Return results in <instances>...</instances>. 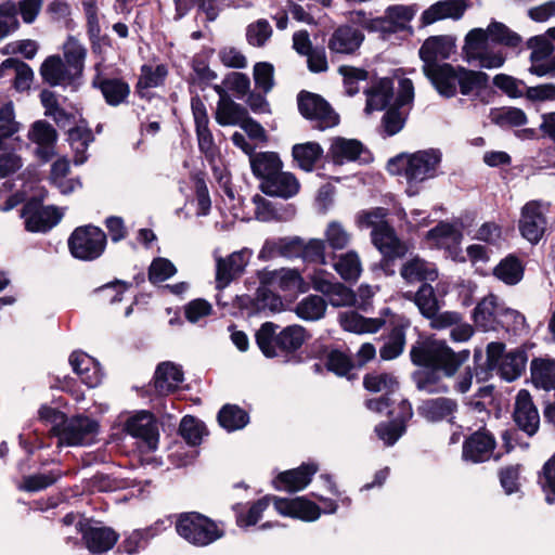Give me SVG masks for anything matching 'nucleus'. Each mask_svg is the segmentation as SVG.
I'll return each mask as SVG.
<instances>
[{
	"instance_id": "2eb2a0df",
	"label": "nucleus",
	"mask_w": 555,
	"mask_h": 555,
	"mask_svg": "<svg viewBox=\"0 0 555 555\" xmlns=\"http://www.w3.org/2000/svg\"><path fill=\"white\" fill-rule=\"evenodd\" d=\"M372 243L382 254L393 259H403L408 254L410 246L402 241L396 233V230L387 221H382L371 233Z\"/></svg>"
},
{
	"instance_id": "dca6fc26",
	"label": "nucleus",
	"mask_w": 555,
	"mask_h": 555,
	"mask_svg": "<svg viewBox=\"0 0 555 555\" xmlns=\"http://www.w3.org/2000/svg\"><path fill=\"white\" fill-rule=\"evenodd\" d=\"M102 63L95 64L96 74L92 78L91 86L101 91L105 103L116 107L128 102L130 85L122 77H104L101 73Z\"/></svg>"
},
{
	"instance_id": "f704fd0d",
	"label": "nucleus",
	"mask_w": 555,
	"mask_h": 555,
	"mask_svg": "<svg viewBox=\"0 0 555 555\" xmlns=\"http://www.w3.org/2000/svg\"><path fill=\"white\" fill-rule=\"evenodd\" d=\"M250 168L253 175L266 182L267 179L274 176L282 169L283 163L275 152H259L254 153L250 157Z\"/></svg>"
},
{
	"instance_id": "1a4fd4ad",
	"label": "nucleus",
	"mask_w": 555,
	"mask_h": 555,
	"mask_svg": "<svg viewBox=\"0 0 555 555\" xmlns=\"http://www.w3.org/2000/svg\"><path fill=\"white\" fill-rule=\"evenodd\" d=\"M25 229L33 233H47L62 219L63 214L55 206H42L39 199H29L22 209Z\"/></svg>"
},
{
	"instance_id": "c85d7f7f",
	"label": "nucleus",
	"mask_w": 555,
	"mask_h": 555,
	"mask_svg": "<svg viewBox=\"0 0 555 555\" xmlns=\"http://www.w3.org/2000/svg\"><path fill=\"white\" fill-rule=\"evenodd\" d=\"M69 364L73 371L88 387H96L102 379V373L93 358L83 351H73L69 356Z\"/></svg>"
},
{
	"instance_id": "412c9836",
	"label": "nucleus",
	"mask_w": 555,
	"mask_h": 555,
	"mask_svg": "<svg viewBox=\"0 0 555 555\" xmlns=\"http://www.w3.org/2000/svg\"><path fill=\"white\" fill-rule=\"evenodd\" d=\"M423 73L441 96L451 99L456 95L457 66L443 62L423 66Z\"/></svg>"
},
{
	"instance_id": "052dcab7",
	"label": "nucleus",
	"mask_w": 555,
	"mask_h": 555,
	"mask_svg": "<svg viewBox=\"0 0 555 555\" xmlns=\"http://www.w3.org/2000/svg\"><path fill=\"white\" fill-rule=\"evenodd\" d=\"M538 482L545 494L547 504L555 503V453L548 459L539 474Z\"/></svg>"
},
{
	"instance_id": "338daca9",
	"label": "nucleus",
	"mask_w": 555,
	"mask_h": 555,
	"mask_svg": "<svg viewBox=\"0 0 555 555\" xmlns=\"http://www.w3.org/2000/svg\"><path fill=\"white\" fill-rule=\"evenodd\" d=\"M271 36L272 27L264 18H260L247 26L246 39L250 46L263 47Z\"/></svg>"
},
{
	"instance_id": "a19ab883",
	"label": "nucleus",
	"mask_w": 555,
	"mask_h": 555,
	"mask_svg": "<svg viewBox=\"0 0 555 555\" xmlns=\"http://www.w3.org/2000/svg\"><path fill=\"white\" fill-rule=\"evenodd\" d=\"M217 421L220 427L232 433L244 428L249 423V415L240 405L227 403L219 410Z\"/></svg>"
},
{
	"instance_id": "79ce46f5",
	"label": "nucleus",
	"mask_w": 555,
	"mask_h": 555,
	"mask_svg": "<svg viewBox=\"0 0 555 555\" xmlns=\"http://www.w3.org/2000/svg\"><path fill=\"white\" fill-rule=\"evenodd\" d=\"M532 383L545 390L555 389V360L534 358L530 363Z\"/></svg>"
},
{
	"instance_id": "58836bf2",
	"label": "nucleus",
	"mask_w": 555,
	"mask_h": 555,
	"mask_svg": "<svg viewBox=\"0 0 555 555\" xmlns=\"http://www.w3.org/2000/svg\"><path fill=\"white\" fill-rule=\"evenodd\" d=\"M273 495H264L257 501H254L248 509L245 512V506L242 503H237L233 506L235 513L236 525L240 528H247L255 526L262 516V513L268 508L270 501Z\"/></svg>"
},
{
	"instance_id": "423d86ee",
	"label": "nucleus",
	"mask_w": 555,
	"mask_h": 555,
	"mask_svg": "<svg viewBox=\"0 0 555 555\" xmlns=\"http://www.w3.org/2000/svg\"><path fill=\"white\" fill-rule=\"evenodd\" d=\"M297 105L300 115L310 121H315L314 129L324 131L337 126L339 115L332 105L320 94L301 90L297 95Z\"/></svg>"
},
{
	"instance_id": "20e7f679",
	"label": "nucleus",
	"mask_w": 555,
	"mask_h": 555,
	"mask_svg": "<svg viewBox=\"0 0 555 555\" xmlns=\"http://www.w3.org/2000/svg\"><path fill=\"white\" fill-rule=\"evenodd\" d=\"M67 247L74 259L92 262L104 255L107 247V234L92 223L78 225L69 234Z\"/></svg>"
},
{
	"instance_id": "ea45409f",
	"label": "nucleus",
	"mask_w": 555,
	"mask_h": 555,
	"mask_svg": "<svg viewBox=\"0 0 555 555\" xmlns=\"http://www.w3.org/2000/svg\"><path fill=\"white\" fill-rule=\"evenodd\" d=\"M525 268L514 254L507 255L493 269V275L506 285H516L524 278Z\"/></svg>"
},
{
	"instance_id": "8fccbe9b",
	"label": "nucleus",
	"mask_w": 555,
	"mask_h": 555,
	"mask_svg": "<svg viewBox=\"0 0 555 555\" xmlns=\"http://www.w3.org/2000/svg\"><path fill=\"white\" fill-rule=\"evenodd\" d=\"M491 121L501 127H520L528 122L526 113L518 107L503 106L492 108L490 112Z\"/></svg>"
},
{
	"instance_id": "49530a36",
	"label": "nucleus",
	"mask_w": 555,
	"mask_h": 555,
	"mask_svg": "<svg viewBox=\"0 0 555 555\" xmlns=\"http://www.w3.org/2000/svg\"><path fill=\"white\" fill-rule=\"evenodd\" d=\"M423 371H415L412 374V379L415 383L416 389L426 391L428 393H446L449 387L444 384H439L441 376V369L424 367Z\"/></svg>"
},
{
	"instance_id": "5701e85b",
	"label": "nucleus",
	"mask_w": 555,
	"mask_h": 555,
	"mask_svg": "<svg viewBox=\"0 0 555 555\" xmlns=\"http://www.w3.org/2000/svg\"><path fill=\"white\" fill-rule=\"evenodd\" d=\"M456 38L451 35H438L428 37L418 50L423 66L440 64L439 59L448 60L454 53Z\"/></svg>"
},
{
	"instance_id": "f257e3e1",
	"label": "nucleus",
	"mask_w": 555,
	"mask_h": 555,
	"mask_svg": "<svg viewBox=\"0 0 555 555\" xmlns=\"http://www.w3.org/2000/svg\"><path fill=\"white\" fill-rule=\"evenodd\" d=\"M279 327L278 324L270 321L262 323L255 334L258 348L268 359H273L281 354L287 361L301 362L297 351L310 337L307 330L301 325L293 324L276 333Z\"/></svg>"
},
{
	"instance_id": "37998d69",
	"label": "nucleus",
	"mask_w": 555,
	"mask_h": 555,
	"mask_svg": "<svg viewBox=\"0 0 555 555\" xmlns=\"http://www.w3.org/2000/svg\"><path fill=\"white\" fill-rule=\"evenodd\" d=\"M292 155L300 169L310 172L315 164L323 157L322 146L314 141L295 144L292 149Z\"/></svg>"
},
{
	"instance_id": "9d476101",
	"label": "nucleus",
	"mask_w": 555,
	"mask_h": 555,
	"mask_svg": "<svg viewBox=\"0 0 555 555\" xmlns=\"http://www.w3.org/2000/svg\"><path fill=\"white\" fill-rule=\"evenodd\" d=\"M100 424L98 421L87 415H75L66 417L61 430L56 431V437L61 444L80 446L90 440L99 433Z\"/></svg>"
},
{
	"instance_id": "f8f14e48",
	"label": "nucleus",
	"mask_w": 555,
	"mask_h": 555,
	"mask_svg": "<svg viewBox=\"0 0 555 555\" xmlns=\"http://www.w3.org/2000/svg\"><path fill=\"white\" fill-rule=\"evenodd\" d=\"M496 448L494 435L486 427L465 437L462 446V459L474 464L489 461Z\"/></svg>"
},
{
	"instance_id": "f03ea898",
	"label": "nucleus",
	"mask_w": 555,
	"mask_h": 555,
	"mask_svg": "<svg viewBox=\"0 0 555 555\" xmlns=\"http://www.w3.org/2000/svg\"><path fill=\"white\" fill-rule=\"evenodd\" d=\"M469 350L455 352L446 340L433 336L418 339L410 350L411 362L420 367L441 369L447 377L453 376L469 358Z\"/></svg>"
},
{
	"instance_id": "cd10ccee",
	"label": "nucleus",
	"mask_w": 555,
	"mask_h": 555,
	"mask_svg": "<svg viewBox=\"0 0 555 555\" xmlns=\"http://www.w3.org/2000/svg\"><path fill=\"white\" fill-rule=\"evenodd\" d=\"M363 41L364 35L360 30L348 25L339 26L328 40V49L336 53L352 54Z\"/></svg>"
},
{
	"instance_id": "a878e982",
	"label": "nucleus",
	"mask_w": 555,
	"mask_h": 555,
	"mask_svg": "<svg viewBox=\"0 0 555 555\" xmlns=\"http://www.w3.org/2000/svg\"><path fill=\"white\" fill-rule=\"evenodd\" d=\"M260 191L268 196H276L282 198H291L300 190V183L296 176L292 172H284L282 169L274 176L260 182Z\"/></svg>"
},
{
	"instance_id": "72a5a7b5",
	"label": "nucleus",
	"mask_w": 555,
	"mask_h": 555,
	"mask_svg": "<svg viewBox=\"0 0 555 555\" xmlns=\"http://www.w3.org/2000/svg\"><path fill=\"white\" fill-rule=\"evenodd\" d=\"M40 75L43 82L50 87L62 85L63 81L75 80L74 75L66 67L59 54L49 55L40 66Z\"/></svg>"
},
{
	"instance_id": "680f3d73",
	"label": "nucleus",
	"mask_w": 555,
	"mask_h": 555,
	"mask_svg": "<svg viewBox=\"0 0 555 555\" xmlns=\"http://www.w3.org/2000/svg\"><path fill=\"white\" fill-rule=\"evenodd\" d=\"M335 270L345 281H356L361 273V262L358 254L350 250L343 255L337 263Z\"/></svg>"
},
{
	"instance_id": "a211bd4d",
	"label": "nucleus",
	"mask_w": 555,
	"mask_h": 555,
	"mask_svg": "<svg viewBox=\"0 0 555 555\" xmlns=\"http://www.w3.org/2000/svg\"><path fill=\"white\" fill-rule=\"evenodd\" d=\"M124 431L133 438L141 439L149 449L155 450L159 440L158 424L150 411H140L124 424Z\"/></svg>"
},
{
	"instance_id": "e433bc0d",
	"label": "nucleus",
	"mask_w": 555,
	"mask_h": 555,
	"mask_svg": "<svg viewBox=\"0 0 555 555\" xmlns=\"http://www.w3.org/2000/svg\"><path fill=\"white\" fill-rule=\"evenodd\" d=\"M489 75L481 70H474L457 65L459 91L462 95H470L474 91H482L489 86Z\"/></svg>"
},
{
	"instance_id": "de8ad7c7",
	"label": "nucleus",
	"mask_w": 555,
	"mask_h": 555,
	"mask_svg": "<svg viewBox=\"0 0 555 555\" xmlns=\"http://www.w3.org/2000/svg\"><path fill=\"white\" fill-rule=\"evenodd\" d=\"M66 65L74 69V78H79L85 68L87 49L74 36H68L63 47Z\"/></svg>"
},
{
	"instance_id": "6ab92c4d",
	"label": "nucleus",
	"mask_w": 555,
	"mask_h": 555,
	"mask_svg": "<svg viewBox=\"0 0 555 555\" xmlns=\"http://www.w3.org/2000/svg\"><path fill=\"white\" fill-rule=\"evenodd\" d=\"M390 330L386 335L385 344L379 348V357L384 361H391L399 358L406 344V330L411 321L403 314H392L389 320Z\"/></svg>"
},
{
	"instance_id": "c9c22d12",
	"label": "nucleus",
	"mask_w": 555,
	"mask_h": 555,
	"mask_svg": "<svg viewBox=\"0 0 555 555\" xmlns=\"http://www.w3.org/2000/svg\"><path fill=\"white\" fill-rule=\"evenodd\" d=\"M363 150L364 145L357 139L336 137L331 144L328 155L335 165H343L344 160H358Z\"/></svg>"
},
{
	"instance_id": "4c0bfd02",
	"label": "nucleus",
	"mask_w": 555,
	"mask_h": 555,
	"mask_svg": "<svg viewBox=\"0 0 555 555\" xmlns=\"http://www.w3.org/2000/svg\"><path fill=\"white\" fill-rule=\"evenodd\" d=\"M324 366L337 377H345L348 380H354L357 378V374L351 372L356 369L352 357L338 348H331L326 356Z\"/></svg>"
},
{
	"instance_id": "393cba45",
	"label": "nucleus",
	"mask_w": 555,
	"mask_h": 555,
	"mask_svg": "<svg viewBox=\"0 0 555 555\" xmlns=\"http://www.w3.org/2000/svg\"><path fill=\"white\" fill-rule=\"evenodd\" d=\"M400 275L408 284L415 282L430 284V282H435L438 279L439 273L434 262L414 255L402 264Z\"/></svg>"
},
{
	"instance_id": "603ef678",
	"label": "nucleus",
	"mask_w": 555,
	"mask_h": 555,
	"mask_svg": "<svg viewBox=\"0 0 555 555\" xmlns=\"http://www.w3.org/2000/svg\"><path fill=\"white\" fill-rule=\"evenodd\" d=\"M178 431L183 440L191 447L199 446L203 436L208 434L204 422L193 415L182 417Z\"/></svg>"
},
{
	"instance_id": "bb28decb",
	"label": "nucleus",
	"mask_w": 555,
	"mask_h": 555,
	"mask_svg": "<svg viewBox=\"0 0 555 555\" xmlns=\"http://www.w3.org/2000/svg\"><path fill=\"white\" fill-rule=\"evenodd\" d=\"M140 72L141 74L134 86L135 93L140 99L151 100L152 95L147 90L165 85L168 76V67L166 64H158L155 67L143 64Z\"/></svg>"
},
{
	"instance_id": "6e6552de",
	"label": "nucleus",
	"mask_w": 555,
	"mask_h": 555,
	"mask_svg": "<svg viewBox=\"0 0 555 555\" xmlns=\"http://www.w3.org/2000/svg\"><path fill=\"white\" fill-rule=\"evenodd\" d=\"M390 418L375 427V433L387 446H393L406 431V423L413 416L412 404L408 399H400L396 408L387 411Z\"/></svg>"
},
{
	"instance_id": "9b49d317",
	"label": "nucleus",
	"mask_w": 555,
	"mask_h": 555,
	"mask_svg": "<svg viewBox=\"0 0 555 555\" xmlns=\"http://www.w3.org/2000/svg\"><path fill=\"white\" fill-rule=\"evenodd\" d=\"M77 531L81 534L82 542L92 554H102L112 550L119 540V533L112 527L92 526L88 519L76 524Z\"/></svg>"
},
{
	"instance_id": "0e129e2a",
	"label": "nucleus",
	"mask_w": 555,
	"mask_h": 555,
	"mask_svg": "<svg viewBox=\"0 0 555 555\" xmlns=\"http://www.w3.org/2000/svg\"><path fill=\"white\" fill-rule=\"evenodd\" d=\"M177 273V268L167 258L157 257L151 262L147 271L149 281L152 284L164 282Z\"/></svg>"
},
{
	"instance_id": "13d9d810",
	"label": "nucleus",
	"mask_w": 555,
	"mask_h": 555,
	"mask_svg": "<svg viewBox=\"0 0 555 555\" xmlns=\"http://www.w3.org/2000/svg\"><path fill=\"white\" fill-rule=\"evenodd\" d=\"M61 477V470H50L47 474L24 476L21 489L26 492H38L54 485Z\"/></svg>"
},
{
	"instance_id": "2f4dec72",
	"label": "nucleus",
	"mask_w": 555,
	"mask_h": 555,
	"mask_svg": "<svg viewBox=\"0 0 555 555\" xmlns=\"http://www.w3.org/2000/svg\"><path fill=\"white\" fill-rule=\"evenodd\" d=\"M366 95L365 112L386 109L393 98V82L390 78H380L364 91Z\"/></svg>"
},
{
	"instance_id": "4468645a",
	"label": "nucleus",
	"mask_w": 555,
	"mask_h": 555,
	"mask_svg": "<svg viewBox=\"0 0 555 555\" xmlns=\"http://www.w3.org/2000/svg\"><path fill=\"white\" fill-rule=\"evenodd\" d=\"M272 501L280 515L301 521H315L322 514L321 507L306 496L288 499L273 495Z\"/></svg>"
},
{
	"instance_id": "c756f323",
	"label": "nucleus",
	"mask_w": 555,
	"mask_h": 555,
	"mask_svg": "<svg viewBox=\"0 0 555 555\" xmlns=\"http://www.w3.org/2000/svg\"><path fill=\"white\" fill-rule=\"evenodd\" d=\"M457 410V402L454 399L439 397L423 400L417 406V413L430 423L441 422Z\"/></svg>"
},
{
	"instance_id": "69168bd1",
	"label": "nucleus",
	"mask_w": 555,
	"mask_h": 555,
	"mask_svg": "<svg viewBox=\"0 0 555 555\" xmlns=\"http://www.w3.org/2000/svg\"><path fill=\"white\" fill-rule=\"evenodd\" d=\"M255 87L264 94L269 93L274 87V67L269 62H258L254 65Z\"/></svg>"
},
{
	"instance_id": "39448f33",
	"label": "nucleus",
	"mask_w": 555,
	"mask_h": 555,
	"mask_svg": "<svg viewBox=\"0 0 555 555\" xmlns=\"http://www.w3.org/2000/svg\"><path fill=\"white\" fill-rule=\"evenodd\" d=\"M472 318L476 326L486 332L496 331L499 327L508 328L525 321L520 312L499 302V297L494 294H489L476 305Z\"/></svg>"
},
{
	"instance_id": "774afa93",
	"label": "nucleus",
	"mask_w": 555,
	"mask_h": 555,
	"mask_svg": "<svg viewBox=\"0 0 555 555\" xmlns=\"http://www.w3.org/2000/svg\"><path fill=\"white\" fill-rule=\"evenodd\" d=\"M406 121V116H403L399 107L393 105L388 106L384 116L382 117V126L386 137H392L399 133Z\"/></svg>"
},
{
	"instance_id": "5fc2aeb1",
	"label": "nucleus",
	"mask_w": 555,
	"mask_h": 555,
	"mask_svg": "<svg viewBox=\"0 0 555 555\" xmlns=\"http://www.w3.org/2000/svg\"><path fill=\"white\" fill-rule=\"evenodd\" d=\"M505 344L501 341H491L487 345L485 367H479L477 372V380L485 382L490 376L492 371L499 370L501 361L504 358Z\"/></svg>"
},
{
	"instance_id": "3c124183",
	"label": "nucleus",
	"mask_w": 555,
	"mask_h": 555,
	"mask_svg": "<svg viewBox=\"0 0 555 555\" xmlns=\"http://www.w3.org/2000/svg\"><path fill=\"white\" fill-rule=\"evenodd\" d=\"M327 304L319 295H309L300 300L296 308V314L305 321H317L325 315Z\"/></svg>"
},
{
	"instance_id": "4be33fe9",
	"label": "nucleus",
	"mask_w": 555,
	"mask_h": 555,
	"mask_svg": "<svg viewBox=\"0 0 555 555\" xmlns=\"http://www.w3.org/2000/svg\"><path fill=\"white\" fill-rule=\"evenodd\" d=\"M318 470L319 465L317 463L304 462L296 468L278 474L273 479V487L276 490H285L291 493L301 491L311 482Z\"/></svg>"
},
{
	"instance_id": "473e14b6",
	"label": "nucleus",
	"mask_w": 555,
	"mask_h": 555,
	"mask_svg": "<svg viewBox=\"0 0 555 555\" xmlns=\"http://www.w3.org/2000/svg\"><path fill=\"white\" fill-rule=\"evenodd\" d=\"M80 125L69 128L67 131V141L75 150V164L81 165L87 160L86 152L89 145L94 141L92 130L88 127L85 118L79 120Z\"/></svg>"
},
{
	"instance_id": "b1692460",
	"label": "nucleus",
	"mask_w": 555,
	"mask_h": 555,
	"mask_svg": "<svg viewBox=\"0 0 555 555\" xmlns=\"http://www.w3.org/2000/svg\"><path fill=\"white\" fill-rule=\"evenodd\" d=\"M28 139L38 145L36 154L42 162H49L55 155L57 131L47 120L40 119L33 122Z\"/></svg>"
},
{
	"instance_id": "7c9ffc66",
	"label": "nucleus",
	"mask_w": 555,
	"mask_h": 555,
	"mask_svg": "<svg viewBox=\"0 0 555 555\" xmlns=\"http://www.w3.org/2000/svg\"><path fill=\"white\" fill-rule=\"evenodd\" d=\"M246 260L244 251H234L227 258H219L216 266V282L218 287L228 286L245 269Z\"/></svg>"
},
{
	"instance_id": "864d4df0",
	"label": "nucleus",
	"mask_w": 555,
	"mask_h": 555,
	"mask_svg": "<svg viewBox=\"0 0 555 555\" xmlns=\"http://www.w3.org/2000/svg\"><path fill=\"white\" fill-rule=\"evenodd\" d=\"M363 387L370 392H379L385 390V393L393 396L395 391L399 388L398 379L390 373H366L363 377Z\"/></svg>"
},
{
	"instance_id": "f3484780",
	"label": "nucleus",
	"mask_w": 555,
	"mask_h": 555,
	"mask_svg": "<svg viewBox=\"0 0 555 555\" xmlns=\"http://www.w3.org/2000/svg\"><path fill=\"white\" fill-rule=\"evenodd\" d=\"M547 227V219L538 201H530L521 208L519 231L524 238L531 244H538Z\"/></svg>"
},
{
	"instance_id": "c03bdc74",
	"label": "nucleus",
	"mask_w": 555,
	"mask_h": 555,
	"mask_svg": "<svg viewBox=\"0 0 555 555\" xmlns=\"http://www.w3.org/2000/svg\"><path fill=\"white\" fill-rule=\"evenodd\" d=\"M528 357L524 349H515L506 353L499 366V374L501 378L506 382L516 380L526 369Z\"/></svg>"
},
{
	"instance_id": "6e6d98bb",
	"label": "nucleus",
	"mask_w": 555,
	"mask_h": 555,
	"mask_svg": "<svg viewBox=\"0 0 555 555\" xmlns=\"http://www.w3.org/2000/svg\"><path fill=\"white\" fill-rule=\"evenodd\" d=\"M414 302L424 318H431L439 310L438 299L434 287L429 283L421 284L414 295Z\"/></svg>"
},
{
	"instance_id": "bf43d9fd",
	"label": "nucleus",
	"mask_w": 555,
	"mask_h": 555,
	"mask_svg": "<svg viewBox=\"0 0 555 555\" xmlns=\"http://www.w3.org/2000/svg\"><path fill=\"white\" fill-rule=\"evenodd\" d=\"M191 180L195 189L197 215L207 216L210 211L211 201L206 183V173L204 171H197L191 176Z\"/></svg>"
},
{
	"instance_id": "a18cd8bd",
	"label": "nucleus",
	"mask_w": 555,
	"mask_h": 555,
	"mask_svg": "<svg viewBox=\"0 0 555 555\" xmlns=\"http://www.w3.org/2000/svg\"><path fill=\"white\" fill-rule=\"evenodd\" d=\"M247 113L246 107L228 99L218 101L215 118L220 126H240Z\"/></svg>"
},
{
	"instance_id": "ddd939ff",
	"label": "nucleus",
	"mask_w": 555,
	"mask_h": 555,
	"mask_svg": "<svg viewBox=\"0 0 555 555\" xmlns=\"http://www.w3.org/2000/svg\"><path fill=\"white\" fill-rule=\"evenodd\" d=\"M183 382V371L180 365L170 361L160 362L155 370L153 382L147 385L149 396L166 397L179 389Z\"/></svg>"
},
{
	"instance_id": "aec40b11",
	"label": "nucleus",
	"mask_w": 555,
	"mask_h": 555,
	"mask_svg": "<svg viewBox=\"0 0 555 555\" xmlns=\"http://www.w3.org/2000/svg\"><path fill=\"white\" fill-rule=\"evenodd\" d=\"M513 421L518 429L526 433L529 437H532L539 430V412L530 392L526 389H520L516 396Z\"/></svg>"
},
{
	"instance_id": "0eeeda50",
	"label": "nucleus",
	"mask_w": 555,
	"mask_h": 555,
	"mask_svg": "<svg viewBox=\"0 0 555 555\" xmlns=\"http://www.w3.org/2000/svg\"><path fill=\"white\" fill-rule=\"evenodd\" d=\"M440 160V153L429 150L417 152L406 159L402 155L391 158L388 167L391 170V167L396 166L397 172L403 171L409 181H423L433 176Z\"/></svg>"
},
{
	"instance_id": "09e8293b",
	"label": "nucleus",
	"mask_w": 555,
	"mask_h": 555,
	"mask_svg": "<svg viewBox=\"0 0 555 555\" xmlns=\"http://www.w3.org/2000/svg\"><path fill=\"white\" fill-rule=\"evenodd\" d=\"M7 69L15 70L13 86L17 91H25L29 89L30 82L34 79V72L27 63L15 57H9L0 65V75H2Z\"/></svg>"
},
{
	"instance_id": "4d7b16f0",
	"label": "nucleus",
	"mask_w": 555,
	"mask_h": 555,
	"mask_svg": "<svg viewBox=\"0 0 555 555\" xmlns=\"http://www.w3.org/2000/svg\"><path fill=\"white\" fill-rule=\"evenodd\" d=\"M487 33L491 41L498 44L517 48L521 43V37L501 22H491Z\"/></svg>"
},
{
	"instance_id": "7ed1b4c3",
	"label": "nucleus",
	"mask_w": 555,
	"mask_h": 555,
	"mask_svg": "<svg viewBox=\"0 0 555 555\" xmlns=\"http://www.w3.org/2000/svg\"><path fill=\"white\" fill-rule=\"evenodd\" d=\"M173 517L176 532L193 546L205 547L225 535L216 520L199 512H183Z\"/></svg>"
},
{
	"instance_id": "e2e57ef3",
	"label": "nucleus",
	"mask_w": 555,
	"mask_h": 555,
	"mask_svg": "<svg viewBox=\"0 0 555 555\" xmlns=\"http://www.w3.org/2000/svg\"><path fill=\"white\" fill-rule=\"evenodd\" d=\"M414 15L413 7L403 4H392L385 10V16L389 21V25L395 28V33L404 29L405 23L411 22Z\"/></svg>"
}]
</instances>
